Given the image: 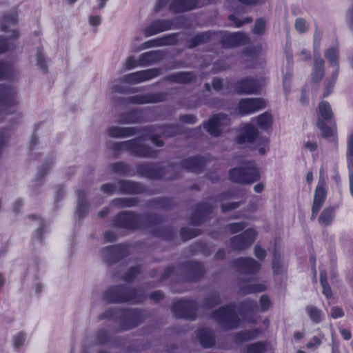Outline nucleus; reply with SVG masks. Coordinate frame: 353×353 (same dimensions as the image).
Masks as SVG:
<instances>
[{
	"mask_svg": "<svg viewBox=\"0 0 353 353\" xmlns=\"http://www.w3.org/2000/svg\"><path fill=\"white\" fill-rule=\"evenodd\" d=\"M295 28L300 33H303L307 30V26L305 21L303 19L299 18L295 22Z\"/></svg>",
	"mask_w": 353,
	"mask_h": 353,
	"instance_id": "c9c22d12",
	"label": "nucleus"
},
{
	"mask_svg": "<svg viewBox=\"0 0 353 353\" xmlns=\"http://www.w3.org/2000/svg\"><path fill=\"white\" fill-rule=\"evenodd\" d=\"M323 288V294L327 298L330 299L332 297V293L330 287L328 284H325L322 285Z\"/></svg>",
	"mask_w": 353,
	"mask_h": 353,
	"instance_id": "603ef678",
	"label": "nucleus"
},
{
	"mask_svg": "<svg viewBox=\"0 0 353 353\" xmlns=\"http://www.w3.org/2000/svg\"><path fill=\"white\" fill-rule=\"evenodd\" d=\"M265 27V22L263 19H259L256 21L254 28V32L256 34H261L264 32Z\"/></svg>",
	"mask_w": 353,
	"mask_h": 353,
	"instance_id": "e433bc0d",
	"label": "nucleus"
},
{
	"mask_svg": "<svg viewBox=\"0 0 353 353\" xmlns=\"http://www.w3.org/2000/svg\"><path fill=\"white\" fill-rule=\"evenodd\" d=\"M170 80L178 83H188L193 79V75L190 72H180L172 75L170 77Z\"/></svg>",
	"mask_w": 353,
	"mask_h": 353,
	"instance_id": "a878e982",
	"label": "nucleus"
},
{
	"mask_svg": "<svg viewBox=\"0 0 353 353\" xmlns=\"http://www.w3.org/2000/svg\"><path fill=\"white\" fill-rule=\"evenodd\" d=\"M169 0H158L156 4V10H160L164 7Z\"/></svg>",
	"mask_w": 353,
	"mask_h": 353,
	"instance_id": "680f3d73",
	"label": "nucleus"
},
{
	"mask_svg": "<svg viewBox=\"0 0 353 353\" xmlns=\"http://www.w3.org/2000/svg\"><path fill=\"white\" fill-rule=\"evenodd\" d=\"M213 319L223 325L225 329L235 327L237 325L236 316L231 307H223L212 314Z\"/></svg>",
	"mask_w": 353,
	"mask_h": 353,
	"instance_id": "f03ea898",
	"label": "nucleus"
},
{
	"mask_svg": "<svg viewBox=\"0 0 353 353\" xmlns=\"http://www.w3.org/2000/svg\"><path fill=\"white\" fill-rule=\"evenodd\" d=\"M323 60L319 57L315 58L314 65V71L312 72V77L313 81L318 82L322 79L324 76V70H323Z\"/></svg>",
	"mask_w": 353,
	"mask_h": 353,
	"instance_id": "aec40b11",
	"label": "nucleus"
},
{
	"mask_svg": "<svg viewBox=\"0 0 353 353\" xmlns=\"http://www.w3.org/2000/svg\"><path fill=\"white\" fill-rule=\"evenodd\" d=\"M86 210V205L83 202H79L77 205V213L79 217H82Z\"/></svg>",
	"mask_w": 353,
	"mask_h": 353,
	"instance_id": "3c124183",
	"label": "nucleus"
},
{
	"mask_svg": "<svg viewBox=\"0 0 353 353\" xmlns=\"http://www.w3.org/2000/svg\"><path fill=\"white\" fill-rule=\"evenodd\" d=\"M347 19L350 22H353V8L348 10L347 13Z\"/></svg>",
	"mask_w": 353,
	"mask_h": 353,
	"instance_id": "774afa93",
	"label": "nucleus"
},
{
	"mask_svg": "<svg viewBox=\"0 0 353 353\" xmlns=\"http://www.w3.org/2000/svg\"><path fill=\"white\" fill-rule=\"evenodd\" d=\"M170 43L168 39H161L159 40H152L143 44V48L145 49L152 46H159Z\"/></svg>",
	"mask_w": 353,
	"mask_h": 353,
	"instance_id": "473e14b6",
	"label": "nucleus"
},
{
	"mask_svg": "<svg viewBox=\"0 0 353 353\" xmlns=\"http://www.w3.org/2000/svg\"><path fill=\"white\" fill-rule=\"evenodd\" d=\"M261 88V85L254 79H245L239 81L236 85V90L239 93L253 94Z\"/></svg>",
	"mask_w": 353,
	"mask_h": 353,
	"instance_id": "1a4fd4ad",
	"label": "nucleus"
},
{
	"mask_svg": "<svg viewBox=\"0 0 353 353\" xmlns=\"http://www.w3.org/2000/svg\"><path fill=\"white\" fill-rule=\"evenodd\" d=\"M239 207L238 203H230L229 204H224L222 205V210L223 211L235 209Z\"/></svg>",
	"mask_w": 353,
	"mask_h": 353,
	"instance_id": "4d7b16f0",
	"label": "nucleus"
},
{
	"mask_svg": "<svg viewBox=\"0 0 353 353\" xmlns=\"http://www.w3.org/2000/svg\"><path fill=\"white\" fill-rule=\"evenodd\" d=\"M350 171V190L351 195L353 196V170Z\"/></svg>",
	"mask_w": 353,
	"mask_h": 353,
	"instance_id": "69168bd1",
	"label": "nucleus"
},
{
	"mask_svg": "<svg viewBox=\"0 0 353 353\" xmlns=\"http://www.w3.org/2000/svg\"><path fill=\"white\" fill-rule=\"evenodd\" d=\"M325 179L323 176V172L321 171L319 183H318L317 186H320L322 188H325Z\"/></svg>",
	"mask_w": 353,
	"mask_h": 353,
	"instance_id": "13d9d810",
	"label": "nucleus"
},
{
	"mask_svg": "<svg viewBox=\"0 0 353 353\" xmlns=\"http://www.w3.org/2000/svg\"><path fill=\"white\" fill-rule=\"evenodd\" d=\"M222 86V81L220 79H214L213 81L212 87L214 90H219Z\"/></svg>",
	"mask_w": 353,
	"mask_h": 353,
	"instance_id": "052dcab7",
	"label": "nucleus"
},
{
	"mask_svg": "<svg viewBox=\"0 0 353 353\" xmlns=\"http://www.w3.org/2000/svg\"><path fill=\"white\" fill-rule=\"evenodd\" d=\"M236 265L246 273L257 272L261 265L251 258H241L235 261Z\"/></svg>",
	"mask_w": 353,
	"mask_h": 353,
	"instance_id": "9b49d317",
	"label": "nucleus"
},
{
	"mask_svg": "<svg viewBox=\"0 0 353 353\" xmlns=\"http://www.w3.org/2000/svg\"><path fill=\"white\" fill-rule=\"evenodd\" d=\"M230 20L232 21L236 27H241L243 23H249L252 21L250 18H246L244 21H240L236 17L233 15L229 17Z\"/></svg>",
	"mask_w": 353,
	"mask_h": 353,
	"instance_id": "79ce46f5",
	"label": "nucleus"
},
{
	"mask_svg": "<svg viewBox=\"0 0 353 353\" xmlns=\"http://www.w3.org/2000/svg\"><path fill=\"white\" fill-rule=\"evenodd\" d=\"M184 165L187 168L191 169L194 172H197L199 168L202 165V162L199 158H193L186 160Z\"/></svg>",
	"mask_w": 353,
	"mask_h": 353,
	"instance_id": "c85d7f7f",
	"label": "nucleus"
},
{
	"mask_svg": "<svg viewBox=\"0 0 353 353\" xmlns=\"http://www.w3.org/2000/svg\"><path fill=\"white\" fill-rule=\"evenodd\" d=\"M109 300L111 302H124L128 301V299L124 297H110Z\"/></svg>",
	"mask_w": 353,
	"mask_h": 353,
	"instance_id": "0e129e2a",
	"label": "nucleus"
},
{
	"mask_svg": "<svg viewBox=\"0 0 353 353\" xmlns=\"http://www.w3.org/2000/svg\"><path fill=\"white\" fill-rule=\"evenodd\" d=\"M319 111L321 117L325 120L332 117L333 114L330 104L326 101H321L319 106Z\"/></svg>",
	"mask_w": 353,
	"mask_h": 353,
	"instance_id": "b1692460",
	"label": "nucleus"
},
{
	"mask_svg": "<svg viewBox=\"0 0 353 353\" xmlns=\"http://www.w3.org/2000/svg\"><path fill=\"white\" fill-rule=\"evenodd\" d=\"M304 146L310 152H313L316 150L317 148V144L315 142L307 141L305 143Z\"/></svg>",
	"mask_w": 353,
	"mask_h": 353,
	"instance_id": "6e6d98bb",
	"label": "nucleus"
},
{
	"mask_svg": "<svg viewBox=\"0 0 353 353\" xmlns=\"http://www.w3.org/2000/svg\"><path fill=\"white\" fill-rule=\"evenodd\" d=\"M132 133V129L129 128L112 127L108 130V134L112 137H127Z\"/></svg>",
	"mask_w": 353,
	"mask_h": 353,
	"instance_id": "4be33fe9",
	"label": "nucleus"
},
{
	"mask_svg": "<svg viewBox=\"0 0 353 353\" xmlns=\"http://www.w3.org/2000/svg\"><path fill=\"white\" fill-rule=\"evenodd\" d=\"M335 216V210L332 207L325 208L319 217V223L323 226L330 225Z\"/></svg>",
	"mask_w": 353,
	"mask_h": 353,
	"instance_id": "a211bd4d",
	"label": "nucleus"
},
{
	"mask_svg": "<svg viewBox=\"0 0 353 353\" xmlns=\"http://www.w3.org/2000/svg\"><path fill=\"white\" fill-rule=\"evenodd\" d=\"M306 312L312 322L315 323H319L322 319V312L314 306H307L305 308Z\"/></svg>",
	"mask_w": 353,
	"mask_h": 353,
	"instance_id": "5701e85b",
	"label": "nucleus"
},
{
	"mask_svg": "<svg viewBox=\"0 0 353 353\" xmlns=\"http://www.w3.org/2000/svg\"><path fill=\"white\" fill-rule=\"evenodd\" d=\"M228 119L224 115H215L205 124L207 131L214 137H218L222 130V127L228 125Z\"/></svg>",
	"mask_w": 353,
	"mask_h": 353,
	"instance_id": "423d86ee",
	"label": "nucleus"
},
{
	"mask_svg": "<svg viewBox=\"0 0 353 353\" xmlns=\"http://www.w3.org/2000/svg\"><path fill=\"white\" fill-rule=\"evenodd\" d=\"M17 22V15L15 12L7 14L3 17L2 29L6 30L7 28L6 24H15Z\"/></svg>",
	"mask_w": 353,
	"mask_h": 353,
	"instance_id": "7c9ffc66",
	"label": "nucleus"
},
{
	"mask_svg": "<svg viewBox=\"0 0 353 353\" xmlns=\"http://www.w3.org/2000/svg\"><path fill=\"white\" fill-rule=\"evenodd\" d=\"M210 33L205 32L195 37L193 39V43L190 45V48L195 47L196 46L206 41L210 38Z\"/></svg>",
	"mask_w": 353,
	"mask_h": 353,
	"instance_id": "f704fd0d",
	"label": "nucleus"
},
{
	"mask_svg": "<svg viewBox=\"0 0 353 353\" xmlns=\"http://www.w3.org/2000/svg\"><path fill=\"white\" fill-rule=\"evenodd\" d=\"M198 336L202 346L210 347L214 343V339L212 333L208 330H201L199 331Z\"/></svg>",
	"mask_w": 353,
	"mask_h": 353,
	"instance_id": "6ab92c4d",
	"label": "nucleus"
},
{
	"mask_svg": "<svg viewBox=\"0 0 353 353\" xmlns=\"http://www.w3.org/2000/svg\"><path fill=\"white\" fill-rule=\"evenodd\" d=\"M163 57L162 53L159 50L150 51L142 54L139 59V65L151 64Z\"/></svg>",
	"mask_w": 353,
	"mask_h": 353,
	"instance_id": "dca6fc26",
	"label": "nucleus"
},
{
	"mask_svg": "<svg viewBox=\"0 0 353 353\" xmlns=\"http://www.w3.org/2000/svg\"><path fill=\"white\" fill-rule=\"evenodd\" d=\"M125 147L129 148L132 153L139 157H152L154 152L148 148L142 139L131 140L124 143Z\"/></svg>",
	"mask_w": 353,
	"mask_h": 353,
	"instance_id": "6e6552de",
	"label": "nucleus"
},
{
	"mask_svg": "<svg viewBox=\"0 0 353 353\" xmlns=\"http://www.w3.org/2000/svg\"><path fill=\"white\" fill-rule=\"evenodd\" d=\"M326 198V190L325 188H322L320 186H316L314 201L312 207V218L314 219L321 208Z\"/></svg>",
	"mask_w": 353,
	"mask_h": 353,
	"instance_id": "9d476101",
	"label": "nucleus"
},
{
	"mask_svg": "<svg viewBox=\"0 0 353 353\" xmlns=\"http://www.w3.org/2000/svg\"><path fill=\"white\" fill-rule=\"evenodd\" d=\"M258 333L257 330H254L253 332H247L243 334H240L238 336L239 341H244V340H248L253 337H254L256 334Z\"/></svg>",
	"mask_w": 353,
	"mask_h": 353,
	"instance_id": "4c0bfd02",
	"label": "nucleus"
},
{
	"mask_svg": "<svg viewBox=\"0 0 353 353\" xmlns=\"http://www.w3.org/2000/svg\"><path fill=\"white\" fill-rule=\"evenodd\" d=\"M258 130L252 124H245L243 127L241 134L239 137L240 143H252L258 137Z\"/></svg>",
	"mask_w": 353,
	"mask_h": 353,
	"instance_id": "4468645a",
	"label": "nucleus"
},
{
	"mask_svg": "<svg viewBox=\"0 0 353 353\" xmlns=\"http://www.w3.org/2000/svg\"><path fill=\"white\" fill-rule=\"evenodd\" d=\"M341 334L345 340H349L351 338V333L349 330L343 329L341 330Z\"/></svg>",
	"mask_w": 353,
	"mask_h": 353,
	"instance_id": "e2e57ef3",
	"label": "nucleus"
},
{
	"mask_svg": "<svg viewBox=\"0 0 353 353\" xmlns=\"http://www.w3.org/2000/svg\"><path fill=\"white\" fill-rule=\"evenodd\" d=\"M89 23L91 26H97L101 23V17L99 15L90 16L89 17Z\"/></svg>",
	"mask_w": 353,
	"mask_h": 353,
	"instance_id": "8fccbe9b",
	"label": "nucleus"
},
{
	"mask_svg": "<svg viewBox=\"0 0 353 353\" xmlns=\"http://www.w3.org/2000/svg\"><path fill=\"white\" fill-rule=\"evenodd\" d=\"M229 228L232 233H236L243 230L244 225L241 223H235L230 224Z\"/></svg>",
	"mask_w": 353,
	"mask_h": 353,
	"instance_id": "a18cd8bd",
	"label": "nucleus"
},
{
	"mask_svg": "<svg viewBox=\"0 0 353 353\" xmlns=\"http://www.w3.org/2000/svg\"><path fill=\"white\" fill-rule=\"evenodd\" d=\"M265 345L262 343H254L247 347V353H263L265 351Z\"/></svg>",
	"mask_w": 353,
	"mask_h": 353,
	"instance_id": "c756f323",
	"label": "nucleus"
},
{
	"mask_svg": "<svg viewBox=\"0 0 353 353\" xmlns=\"http://www.w3.org/2000/svg\"><path fill=\"white\" fill-rule=\"evenodd\" d=\"M196 0H174L170 5V10L175 12H184L196 8Z\"/></svg>",
	"mask_w": 353,
	"mask_h": 353,
	"instance_id": "2eb2a0df",
	"label": "nucleus"
},
{
	"mask_svg": "<svg viewBox=\"0 0 353 353\" xmlns=\"http://www.w3.org/2000/svg\"><path fill=\"white\" fill-rule=\"evenodd\" d=\"M17 103L16 92L12 88L0 89V112H6Z\"/></svg>",
	"mask_w": 353,
	"mask_h": 353,
	"instance_id": "0eeeda50",
	"label": "nucleus"
},
{
	"mask_svg": "<svg viewBox=\"0 0 353 353\" xmlns=\"http://www.w3.org/2000/svg\"><path fill=\"white\" fill-rule=\"evenodd\" d=\"M266 106L264 99L260 98H251L242 99L239 103V110L241 114H247L258 111Z\"/></svg>",
	"mask_w": 353,
	"mask_h": 353,
	"instance_id": "20e7f679",
	"label": "nucleus"
},
{
	"mask_svg": "<svg viewBox=\"0 0 353 353\" xmlns=\"http://www.w3.org/2000/svg\"><path fill=\"white\" fill-rule=\"evenodd\" d=\"M346 157L349 170H353V134L348 138Z\"/></svg>",
	"mask_w": 353,
	"mask_h": 353,
	"instance_id": "393cba45",
	"label": "nucleus"
},
{
	"mask_svg": "<svg viewBox=\"0 0 353 353\" xmlns=\"http://www.w3.org/2000/svg\"><path fill=\"white\" fill-rule=\"evenodd\" d=\"M151 297L154 300L158 301L163 298V294L161 292H156L151 295Z\"/></svg>",
	"mask_w": 353,
	"mask_h": 353,
	"instance_id": "338daca9",
	"label": "nucleus"
},
{
	"mask_svg": "<svg viewBox=\"0 0 353 353\" xmlns=\"http://www.w3.org/2000/svg\"><path fill=\"white\" fill-rule=\"evenodd\" d=\"M317 126L321 131L323 137L329 138L335 134V130L327 126L325 123L320 119L317 121Z\"/></svg>",
	"mask_w": 353,
	"mask_h": 353,
	"instance_id": "cd10ccee",
	"label": "nucleus"
},
{
	"mask_svg": "<svg viewBox=\"0 0 353 353\" xmlns=\"http://www.w3.org/2000/svg\"><path fill=\"white\" fill-rule=\"evenodd\" d=\"M272 116L268 112L263 113L256 117L258 126L263 130L269 129L272 125Z\"/></svg>",
	"mask_w": 353,
	"mask_h": 353,
	"instance_id": "412c9836",
	"label": "nucleus"
},
{
	"mask_svg": "<svg viewBox=\"0 0 353 353\" xmlns=\"http://www.w3.org/2000/svg\"><path fill=\"white\" fill-rule=\"evenodd\" d=\"M25 335L23 333L18 334L14 339V345L16 347H21L25 342Z\"/></svg>",
	"mask_w": 353,
	"mask_h": 353,
	"instance_id": "58836bf2",
	"label": "nucleus"
},
{
	"mask_svg": "<svg viewBox=\"0 0 353 353\" xmlns=\"http://www.w3.org/2000/svg\"><path fill=\"white\" fill-rule=\"evenodd\" d=\"M320 282L321 285L327 284V274L325 272H321L320 274Z\"/></svg>",
	"mask_w": 353,
	"mask_h": 353,
	"instance_id": "bf43d9fd",
	"label": "nucleus"
},
{
	"mask_svg": "<svg viewBox=\"0 0 353 353\" xmlns=\"http://www.w3.org/2000/svg\"><path fill=\"white\" fill-rule=\"evenodd\" d=\"M228 39L231 46H237L244 43L246 40V36L241 32H236L230 34L228 36Z\"/></svg>",
	"mask_w": 353,
	"mask_h": 353,
	"instance_id": "bb28decb",
	"label": "nucleus"
},
{
	"mask_svg": "<svg viewBox=\"0 0 353 353\" xmlns=\"http://www.w3.org/2000/svg\"><path fill=\"white\" fill-rule=\"evenodd\" d=\"M10 49L8 41L5 39H0V53L3 52Z\"/></svg>",
	"mask_w": 353,
	"mask_h": 353,
	"instance_id": "5fc2aeb1",
	"label": "nucleus"
},
{
	"mask_svg": "<svg viewBox=\"0 0 353 353\" xmlns=\"http://www.w3.org/2000/svg\"><path fill=\"white\" fill-rule=\"evenodd\" d=\"M196 118L192 114L183 115L181 117V121L187 123H194Z\"/></svg>",
	"mask_w": 353,
	"mask_h": 353,
	"instance_id": "de8ad7c7",
	"label": "nucleus"
},
{
	"mask_svg": "<svg viewBox=\"0 0 353 353\" xmlns=\"http://www.w3.org/2000/svg\"><path fill=\"white\" fill-rule=\"evenodd\" d=\"M260 304L262 310H267L270 306V299L268 296H262L260 299Z\"/></svg>",
	"mask_w": 353,
	"mask_h": 353,
	"instance_id": "a19ab883",
	"label": "nucleus"
},
{
	"mask_svg": "<svg viewBox=\"0 0 353 353\" xmlns=\"http://www.w3.org/2000/svg\"><path fill=\"white\" fill-rule=\"evenodd\" d=\"M344 313L341 308L338 307H333L332 308L331 316L334 319L342 317Z\"/></svg>",
	"mask_w": 353,
	"mask_h": 353,
	"instance_id": "c03bdc74",
	"label": "nucleus"
},
{
	"mask_svg": "<svg viewBox=\"0 0 353 353\" xmlns=\"http://www.w3.org/2000/svg\"><path fill=\"white\" fill-rule=\"evenodd\" d=\"M37 65L40 69L44 70L46 68V60L44 56L40 52L37 54Z\"/></svg>",
	"mask_w": 353,
	"mask_h": 353,
	"instance_id": "ea45409f",
	"label": "nucleus"
},
{
	"mask_svg": "<svg viewBox=\"0 0 353 353\" xmlns=\"http://www.w3.org/2000/svg\"><path fill=\"white\" fill-rule=\"evenodd\" d=\"M338 52L336 48H330L325 52V57L329 60L330 64L336 65V61L338 58Z\"/></svg>",
	"mask_w": 353,
	"mask_h": 353,
	"instance_id": "2f4dec72",
	"label": "nucleus"
},
{
	"mask_svg": "<svg viewBox=\"0 0 353 353\" xmlns=\"http://www.w3.org/2000/svg\"><path fill=\"white\" fill-rule=\"evenodd\" d=\"M230 178L233 181L241 183H251L259 179V172L254 163L246 168H239L231 170Z\"/></svg>",
	"mask_w": 353,
	"mask_h": 353,
	"instance_id": "f257e3e1",
	"label": "nucleus"
},
{
	"mask_svg": "<svg viewBox=\"0 0 353 353\" xmlns=\"http://www.w3.org/2000/svg\"><path fill=\"white\" fill-rule=\"evenodd\" d=\"M193 304L189 301H179L176 302L173 306V310L175 312L176 315L181 317H189L190 319H194V316H189L186 310L188 307H192Z\"/></svg>",
	"mask_w": 353,
	"mask_h": 353,
	"instance_id": "f3484780",
	"label": "nucleus"
},
{
	"mask_svg": "<svg viewBox=\"0 0 353 353\" xmlns=\"http://www.w3.org/2000/svg\"><path fill=\"white\" fill-rule=\"evenodd\" d=\"M256 235V232L253 229L247 230L241 235L234 236L231 241V245L234 250L245 249L253 243Z\"/></svg>",
	"mask_w": 353,
	"mask_h": 353,
	"instance_id": "7ed1b4c3",
	"label": "nucleus"
},
{
	"mask_svg": "<svg viewBox=\"0 0 353 353\" xmlns=\"http://www.w3.org/2000/svg\"><path fill=\"white\" fill-rule=\"evenodd\" d=\"M115 186L112 184H105L101 187V190L107 193H113L115 191Z\"/></svg>",
	"mask_w": 353,
	"mask_h": 353,
	"instance_id": "864d4df0",
	"label": "nucleus"
},
{
	"mask_svg": "<svg viewBox=\"0 0 353 353\" xmlns=\"http://www.w3.org/2000/svg\"><path fill=\"white\" fill-rule=\"evenodd\" d=\"M159 74V70L150 69L127 74L123 77V81L126 83H139L157 77Z\"/></svg>",
	"mask_w": 353,
	"mask_h": 353,
	"instance_id": "39448f33",
	"label": "nucleus"
},
{
	"mask_svg": "<svg viewBox=\"0 0 353 353\" xmlns=\"http://www.w3.org/2000/svg\"><path fill=\"white\" fill-rule=\"evenodd\" d=\"M165 95L163 93L147 94L133 97L130 101L134 103L143 104L148 103H157L165 99Z\"/></svg>",
	"mask_w": 353,
	"mask_h": 353,
	"instance_id": "ddd939ff",
	"label": "nucleus"
},
{
	"mask_svg": "<svg viewBox=\"0 0 353 353\" xmlns=\"http://www.w3.org/2000/svg\"><path fill=\"white\" fill-rule=\"evenodd\" d=\"M137 65V61L132 57L128 58L125 63L126 69H131L136 67Z\"/></svg>",
	"mask_w": 353,
	"mask_h": 353,
	"instance_id": "49530a36",
	"label": "nucleus"
},
{
	"mask_svg": "<svg viewBox=\"0 0 353 353\" xmlns=\"http://www.w3.org/2000/svg\"><path fill=\"white\" fill-rule=\"evenodd\" d=\"M265 289V286L263 284L252 285L248 292H262Z\"/></svg>",
	"mask_w": 353,
	"mask_h": 353,
	"instance_id": "09e8293b",
	"label": "nucleus"
},
{
	"mask_svg": "<svg viewBox=\"0 0 353 353\" xmlns=\"http://www.w3.org/2000/svg\"><path fill=\"white\" fill-rule=\"evenodd\" d=\"M254 254L259 259H264L266 256V252L264 249L260 246H256L254 248Z\"/></svg>",
	"mask_w": 353,
	"mask_h": 353,
	"instance_id": "37998d69",
	"label": "nucleus"
},
{
	"mask_svg": "<svg viewBox=\"0 0 353 353\" xmlns=\"http://www.w3.org/2000/svg\"><path fill=\"white\" fill-rule=\"evenodd\" d=\"M172 23L169 21H157L148 26L144 29V33L146 37H150L161 32L170 30Z\"/></svg>",
	"mask_w": 353,
	"mask_h": 353,
	"instance_id": "f8f14e48",
	"label": "nucleus"
},
{
	"mask_svg": "<svg viewBox=\"0 0 353 353\" xmlns=\"http://www.w3.org/2000/svg\"><path fill=\"white\" fill-rule=\"evenodd\" d=\"M259 152L260 154L263 155L268 148L269 140L267 137H261L257 141Z\"/></svg>",
	"mask_w": 353,
	"mask_h": 353,
	"instance_id": "72a5a7b5",
	"label": "nucleus"
}]
</instances>
